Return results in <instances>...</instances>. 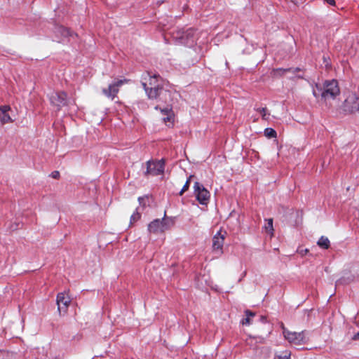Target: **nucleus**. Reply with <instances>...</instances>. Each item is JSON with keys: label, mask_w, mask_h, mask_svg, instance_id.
<instances>
[{"label": "nucleus", "mask_w": 359, "mask_h": 359, "mask_svg": "<svg viewBox=\"0 0 359 359\" xmlns=\"http://www.w3.org/2000/svg\"><path fill=\"white\" fill-rule=\"evenodd\" d=\"M142 84L149 99L157 100L155 109H160L163 122L168 126L172 125L174 121L172 105L177 94L166 89L162 79L156 74L144 73L142 76Z\"/></svg>", "instance_id": "1"}, {"label": "nucleus", "mask_w": 359, "mask_h": 359, "mask_svg": "<svg viewBox=\"0 0 359 359\" xmlns=\"http://www.w3.org/2000/svg\"><path fill=\"white\" fill-rule=\"evenodd\" d=\"M340 90L336 80L326 81L321 85L316 83L313 88V95L316 98L320 97L326 104L339 95Z\"/></svg>", "instance_id": "2"}, {"label": "nucleus", "mask_w": 359, "mask_h": 359, "mask_svg": "<svg viewBox=\"0 0 359 359\" xmlns=\"http://www.w3.org/2000/svg\"><path fill=\"white\" fill-rule=\"evenodd\" d=\"M174 224L172 218L166 217L165 215L162 219H156L150 222L148 225V230L150 233H159L170 229Z\"/></svg>", "instance_id": "3"}, {"label": "nucleus", "mask_w": 359, "mask_h": 359, "mask_svg": "<svg viewBox=\"0 0 359 359\" xmlns=\"http://www.w3.org/2000/svg\"><path fill=\"white\" fill-rule=\"evenodd\" d=\"M283 334L284 338L291 344L301 346L305 344L309 338L306 332H292L283 328Z\"/></svg>", "instance_id": "4"}, {"label": "nucleus", "mask_w": 359, "mask_h": 359, "mask_svg": "<svg viewBox=\"0 0 359 359\" xmlns=\"http://www.w3.org/2000/svg\"><path fill=\"white\" fill-rule=\"evenodd\" d=\"M343 110L346 113L359 111V97L355 93H348L342 105Z\"/></svg>", "instance_id": "5"}, {"label": "nucleus", "mask_w": 359, "mask_h": 359, "mask_svg": "<svg viewBox=\"0 0 359 359\" xmlns=\"http://www.w3.org/2000/svg\"><path fill=\"white\" fill-rule=\"evenodd\" d=\"M194 193L198 202L202 205H207L210 199V192L200 183L195 182Z\"/></svg>", "instance_id": "6"}, {"label": "nucleus", "mask_w": 359, "mask_h": 359, "mask_svg": "<svg viewBox=\"0 0 359 359\" xmlns=\"http://www.w3.org/2000/svg\"><path fill=\"white\" fill-rule=\"evenodd\" d=\"M359 280V270L352 267L350 270H344L341 278L337 280L341 284H348Z\"/></svg>", "instance_id": "7"}, {"label": "nucleus", "mask_w": 359, "mask_h": 359, "mask_svg": "<svg viewBox=\"0 0 359 359\" xmlns=\"http://www.w3.org/2000/svg\"><path fill=\"white\" fill-rule=\"evenodd\" d=\"M50 101L51 104L57 107V109H60L61 107L67 105L69 103L66 93L62 91L52 93L50 96Z\"/></svg>", "instance_id": "8"}, {"label": "nucleus", "mask_w": 359, "mask_h": 359, "mask_svg": "<svg viewBox=\"0 0 359 359\" xmlns=\"http://www.w3.org/2000/svg\"><path fill=\"white\" fill-rule=\"evenodd\" d=\"M164 171V161H152L147 163V173L151 175H158L163 173Z\"/></svg>", "instance_id": "9"}, {"label": "nucleus", "mask_w": 359, "mask_h": 359, "mask_svg": "<svg viewBox=\"0 0 359 359\" xmlns=\"http://www.w3.org/2000/svg\"><path fill=\"white\" fill-rule=\"evenodd\" d=\"M196 32L192 29H188L185 32H177L175 36L179 39L180 42L187 46H191L195 42L196 40Z\"/></svg>", "instance_id": "10"}, {"label": "nucleus", "mask_w": 359, "mask_h": 359, "mask_svg": "<svg viewBox=\"0 0 359 359\" xmlns=\"http://www.w3.org/2000/svg\"><path fill=\"white\" fill-rule=\"evenodd\" d=\"M71 299L65 292H60L57 296V310L60 314H65L70 304Z\"/></svg>", "instance_id": "11"}, {"label": "nucleus", "mask_w": 359, "mask_h": 359, "mask_svg": "<svg viewBox=\"0 0 359 359\" xmlns=\"http://www.w3.org/2000/svg\"><path fill=\"white\" fill-rule=\"evenodd\" d=\"M225 234L219 231L212 238V250L218 255H222L223 252V245L225 239Z\"/></svg>", "instance_id": "12"}, {"label": "nucleus", "mask_w": 359, "mask_h": 359, "mask_svg": "<svg viewBox=\"0 0 359 359\" xmlns=\"http://www.w3.org/2000/svg\"><path fill=\"white\" fill-rule=\"evenodd\" d=\"M127 82L128 80L126 79L118 80L115 83L110 84L108 88L103 89L102 92L107 97L114 99L118 92L119 87Z\"/></svg>", "instance_id": "13"}, {"label": "nucleus", "mask_w": 359, "mask_h": 359, "mask_svg": "<svg viewBox=\"0 0 359 359\" xmlns=\"http://www.w3.org/2000/svg\"><path fill=\"white\" fill-rule=\"evenodd\" d=\"M11 107L8 105L0 106V121L2 123L12 122L9 115Z\"/></svg>", "instance_id": "14"}, {"label": "nucleus", "mask_w": 359, "mask_h": 359, "mask_svg": "<svg viewBox=\"0 0 359 359\" xmlns=\"http://www.w3.org/2000/svg\"><path fill=\"white\" fill-rule=\"evenodd\" d=\"M267 336H268L267 334L266 335V337L249 335L248 338L247 339V343L249 345H252L253 344V341H255V344H257V343L262 344V343L264 342V341L266 339V337Z\"/></svg>", "instance_id": "15"}, {"label": "nucleus", "mask_w": 359, "mask_h": 359, "mask_svg": "<svg viewBox=\"0 0 359 359\" xmlns=\"http://www.w3.org/2000/svg\"><path fill=\"white\" fill-rule=\"evenodd\" d=\"M264 231L270 234L271 236L273 235V219H266L265 224L264 226Z\"/></svg>", "instance_id": "16"}, {"label": "nucleus", "mask_w": 359, "mask_h": 359, "mask_svg": "<svg viewBox=\"0 0 359 359\" xmlns=\"http://www.w3.org/2000/svg\"><path fill=\"white\" fill-rule=\"evenodd\" d=\"M317 245L323 249H328L330 245V242L328 238L325 236H321L317 242Z\"/></svg>", "instance_id": "17"}, {"label": "nucleus", "mask_w": 359, "mask_h": 359, "mask_svg": "<svg viewBox=\"0 0 359 359\" xmlns=\"http://www.w3.org/2000/svg\"><path fill=\"white\" fill-rule=\"evenodd\" d=\"M291 353L289 351L276 353L274 359H290Z\"/></svg>", "instance_id": "18"}, {"label": "nucleus", "mask_w": 359, "mask_h": 359, "mask_svg": "<svg viewBox=\"0 0 359 359\" xmlns=\"http://www.w3.org/2000/svg\"><path fill=\"white\" fill-rule=\"evenodd\" d=\"M56 32L57 33L60 34V35L62 36H72V34H73L72 32L69 29H68L62 26L57 27Z\"/></svg>", "instance_id": "19"}, {"label": "nucleus", "mask_w": 359, "mask_h": 359, "mask_svg": "<svg viewBox=\"0 0 359 359\" xmlns=\"http://www.w3.org/2000/svg\"><path fill=\"white\" fill-rule=\"evenodd\" d=\"M246 318H243L241 321L243 325H250L251 324V318L255 316V313L250 311H245Z\"/></svg>", "instance_id": "20"}, {"label": "nucleus", "mask_w": 359, "mask_h": 359, "mask_svg": "<svg viewBox=\"0 0 359 359\" xmlns=\"http://www.w3.org/2000/svg\"><path fill=\"white\" fill-rule=\"evenodd\" d=\"M276 132L271 128H267L264 130V135L268 138H273L276 137Z\"/></svg>", "instance_id": "21"}, {"label": "nucleus", "mask_w": 359, "mask_h": 359, "mask_svg": "<svg viewBox=\"0 0 359 359\" xmlns=\"http://www.w3.org/2000/svg\"><path fill=\"white\" fill-rule=\"evenodd\" d=\"M259 112L261 114L262 118L264 119V120H268L269 119V114H268L266 113V108H261V109H258Z\"/></svg>", "instance_id": "22"}, {"label": "nucleus", "mask_w": 359, "mask_h": 359, "mask_svg": "<svg viewBox=\"0 0 359 359\" xmlns=\"http://www.w3.org/2000/svg\"><path fill=\"white\" fill-rule=\"evenodd\" d=\"M192 177V176H190L189 178L187 180V181L186 182L185 184L183 186L181 191L180 192V195H182L184 191H186L188 189H189V182H190V179Z\"/></svg>", "instance_id": "23"}, {"label": "nucleus", "mask_w": 359, "mask_h": 359, "mask_svg": "<svg viewBox=\"0 0 359 359\" xmlns=\"http://www.w3.org/2000/svg\"><path fill=\"white\" fill-rule=\"evenodd\" d=\"M138 201H139L140 205H145L146 203L149 201V196H142V197H139Z\"/></svg>", "instance_id": "24"}, {"label": "nucleus", "mask_w": 359, "mask_h": 359, "mask_svg": "<svg viewBox=\"0 0 359 359\" xmlns=\"http://www.w3.org/2000/svg\"><path fill=\"white\" fill-rule=\"evenodd\" d=\"M140 217V215L139 212H135L132 215L131 217H130V222H135L137 220H138Z\"/></svg>", "instance_id": "25"}, {"label": "nucleus", "mask_w": 359, "mask_h": 359, "mask_svg": "<svg viewBox=\"0 0 359 359\" xmlns=\"http://www.w3.org/2000/svg\"><path fill=\"white\" fill-rule=\"evenodd\" d=\"M324 1H326L330 5H332V6H334L335 5L334 0H324Z\"/></svg>", "instance_id": "26"}, {"label": "nucleus", "mask_w": 359, "mask_h": 359, "mask_svg": "<svg viewBox=\"0 0 359 359\" xmlns=\"http://www.w3.org/2000/svg\"><path fill=\"white\" fill-rule=\"evenodd\" d=\"M308 252H309V250L307 249H305V250H302L301 252V253L302 255H306Z\"/></svg>", "instance_id": "27"}, {"label": "nucleus", "mask_w": 359, "mask_h": 359, "mask_svg": "<svg viewBox=\"0 0 359 359\" xmlns=\"http://www.w3.org/2000/svg\"><path fill=\"white\" fill-rule=\"evenodd\" d=\"M353 339H359V332L356 335H355Z\"/></svg>", "instance_id": "28"}, {"label": "nucleus", "mask_w": 359, "mask_h": 359, "mask_svg": "<svg viewBox=\"0 0 359 359\" xmlns=\"http://www.w3.org/2000/svg\"><path fill=\"white\" fill-rule=\"evenodd\" d=\"M59 175V172H55L54 174H53V177H57V176Z\"/></svg>", "instance_id": "29"}]
</instances>
